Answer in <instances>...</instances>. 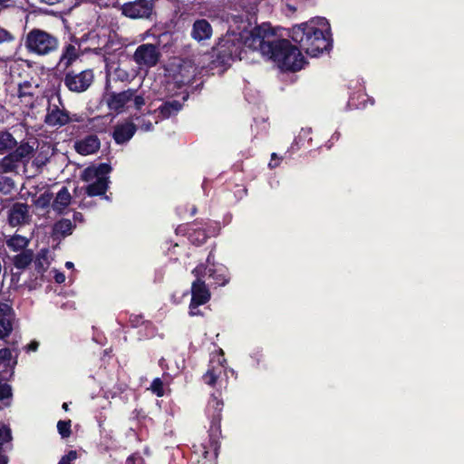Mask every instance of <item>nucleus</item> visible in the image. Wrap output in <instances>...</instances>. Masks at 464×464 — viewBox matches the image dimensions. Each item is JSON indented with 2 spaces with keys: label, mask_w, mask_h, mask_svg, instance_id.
I'll return each mask as SVG.
<instances>
[{
  "label": "nucleus",
  "mask_w": 464,
  "mask_h": 464,
  "mask_svg": "<svg viewBox=\"0 0 464 464\" xmlns=\"http://www.w3.org/2000/svg\"><path fill=\"white\" fill-rule=\"evenodd\" d=\"M274 32L269 24L256 26L253 35L248 37L246 44L259 48L262 55L269 57L283 71H299L303 68L304 59L298 47L285 39L272 41Z\"/></svg>",
  "instance_id": "f257e3e1"
},
{
  "label": "nucleus",
  "mask_w": 464,
  "mask_h": 464,
  "mask_svg": "<svg viewBox=\"0 0 464 464\" xmlns=\"http://www.w3.org/2000/svg\"><path fill=\"white\" fill-rule=\"evenodd\" d=\"M290 37L312 57L318 56L332 45L330 24L324 17H315L307 23L295 25Z\"/></svg>",
  "instance_id": "f03ea898"
},
{
  "label": "nucleus",
  "mask_w": 464,
  "mask_h": 464,
  "mask_svg": "<svg viewBox=\"0 0 464 464\" xmlns=\"http://www.w3.org/2000/svg\"><path fill=\"white\" fill-rule=\"evenodd\" d=\"M238 33L235 31H228L227 34L220 39L218 44V55L224 60H243L246 54L247 50L258 51L259 48L250 47L246 44L248 37L252 36L256 31H248L246 25L243 24L238 26Z\"/></svg>",
  "instance_id": "7ed1b4c3"
},
{
  "label": "nucleus",
  "mask_w": 464,
  "mask_h": 464,
  "mask_svg": "<svg viewBox=\"0 0 464 464\" xmlns=\"http://www.w3.org/2000/svg\"><path fill=\"white\" fill-rule=\"evenodd\" d=\"M24 46L32 54L46 56L58 49L59 40L44 30L34 28L26 34Z\"/></svg>",
  "instance_id": "20e7f679"
},
{
  "label": "nucleus",
  "mask_w": 464,
  "mask_h": 464,
  "mask_svg": "<svg viewBox=\"0 0 464 464\" xmlns=\"http://www.w3.org/2000/svg\"><path fill=\"white\" fill-rule=\"evenodd\" d=\"M196 279L191 285V301L189 304L188 314L190 316L200 314L198 306L207 304L210 299V292L207 286L204 276L207 275V267L204 264H199L192 270Z\"/></svg>",
  "instance_id": "39448f33"
},
{
  "label": "nucleus",
  "mask_w": 464,
  "mask_h": 464,
  "mask_svg": "<svg viewBox=\"0 0 464 464\" xmlns=\"http://www.w3.org/2000/svg\"><path fill=\"white\" fill-rule=\"evenodd\" d=\"M106 102L111 111L121 113L131 106L136 110H140L145 105V99L137 93V90L128 89L121 92L110 93Z\"/></svg>",
  "instance_id": "423d86ee"
},
{
  "label": "nucleus",
  "mask_w": 464,
  "mask_h": 464,
  "mask_svg": "<svg viewBox=\"0 0 464 464\" xmlns=\"http://www.w3.org/2000/svg\"><path fill=\"white\" fill-rule=\"evenodd\" d=\"M111 169L110 165L102 163L96 168H88L83 171V179L92 181L86 188L89 196H99L105 193L108 188V174Z\"/></svg>",
  "instance_id": "0eeeda50"
},
{
  "label": "nucleus",
  "mask_w": 464,
  "mask_h": 464,
  "mask_svg": "<svg viewBox=\"0 0 464 464\" xmlns=\"http://www.w3.org/2000/svg\"><path fill=\"white\" fill-rule=\"evenodd\" d=\"M76 121V119L71 117L69 111L65 109L60 95H52L49 98L44 117V122L48 126L59 128Z\"/></svg>",
  "instance_id": "6e6552de"
},
{
  "label": "nucleus",
  "mask_w": 464,
  "mask_h": 464,
  "mask_svg": "<svg viewBox=\"0 0 464 464\" xmlns=\"http://www.w3.org/2000/svg\"><path fill=\"white\" fill-rule=\"evenodd\" d=\"M155 9L154 0H134L124 3L119 8L121 14L132 20L150 19Z\"/></svg>",
  "instance_id": "1a4fd4ad"
},
{
  "label": "nucleus",
  "mask_w": 464,
  "mask_h": 464,
  "mask_svg": "<svg viewBox=\"0 0 464 464\" xmlns=\"http://www.w3.org/2000/svg\"><path fill=\"white\" fill-rule=\"evenodd\" d=\"M94 80L92 70L87 69L82 72L69 71L65 73L63 83L69 91L81 93L89 89Z\"/></svg>",
  "instance_id": "9d476101"
},
{
  "label": "nucleus",
  "mask_w": 464,
  "mask_h": 464,
  "mask_svg": "<svg viewBox=\"0 0 464 464\" xmlns=\"http://www.w3.org/2000/svg\"><path fill=\"white\" fill-rule=\"evenodd\" d=\"M160 58L159 48L152 44H142L139 45L132 59L140 69H150L157 65Z\"/></svg>",
  "instance_id": "9b49d317"
},
{
  "label": "nucleus",
  "mask_w": 464,
  "mask_h": 464,
  "mask_svg": "<svg viewBox=\"0 0 464 464\" xmlns=\"http://www.w3.org/2000/svg\"><path fill=\"white\" fill-rule=\"evenodd\" d=\"M38 84L24 81L18 84L16 96L19 102L25 108L32 109L34 107L38 99Z\"/></svg>",
  "instance_id": "f8f14e48"
},
{
  "label": "nucleus",
  "mask_w": 464,
  "mask_h": 464,
  "mask_svg": "<svg viewBox=\"0 0 464 464\" xmlns=\"http://www.w3.org/2000/svg\"><path fill=\"white\" fill-rule=\"evenodd\" d=\"M207 264V274L217 285L224 286L229 282L227 268L219 264L216 265L212 253L208 256Z\"/></svg>",
  "instance_id": "ddd939ff"
},
{
  "label": "nucleus",
  "mask_w": 464,
  "mask_h": 464,
  "mask_svg": "<svg viewBox=\"0 0 464 464\" xmlns=\"http://www.w3.org/2000/svg\"><path fill=\"white\" fill-rule=\"evenodd\" d=\"M14 313L11 305L0 303V339L9 336L13 331Z\"/></svg>",
  "instance_id": "4468645a"
},
{
  "label": "nucleus",
  "mask_w": 464,
  "mask_h": 464,
  "mask_svg": "<svg viewBox=\"0 0 464 464\" xmlns=\"http://www.w3.org/2000/svg\"><path fill=\"white\" fill-rule=\"evenodd\" d=\"M80 57V45L78 44H65L61 52L57 67L63 70L68 69Z\"/></svg>",
  "instance_id": "2eb2a0df"
},
{
  "label": "nucleus",
  "mask_w": 464,
  "mask_h": 464,
  "mask_svg": "<svg viewBox=\"0 0 464 464\" xmlns=\"http://www.w3.org/2000/svg\"><path fill=\"white\" fill-rule=\"evenodd\" d=\"M136 130V125L131 121L118 123L114 127L112 136L117 144H124L132 138Z\"/></svg>",
  "instance_id": "dca6fc26"
},
{
  "label": "nucleus",
  "mask_w": 464,
  "mask_h": 464,
  "mask_svg": "<svg viewBox=\"0 0 464 464\" xmlns=\"http://www.w3.org/2000/svg\"><path fill=\"white\" fill-rule=\"evenodd\" d=\"M225 359L223 358V352L220 351V354L218 355L216 365L213 359L210 361V367L203 376L205 383L210 386H214L217 383L220 374L225 372Z\"/></svg>",
  "instance_id": "f3484780"
},
{
  "label": "nucleus",
  "mask_w": 464,
  "mask_h": 464,
  "mask_svg": "<svg viewBox=\"0 0 464 464\" xmlns=\"http://www.w3.org/2000/svg\"><path fill=\"white\" fill-rule=\"evenodd\" d=\"M101 147L100 140L96 135H89L75 142L74 148L81 155H91L99 150Z\"/></svg>",
  "instance_id": "a211bd4d"
},
{
  "label": "nucleus",
  "mask_w": 464,
  "mask_h": 464,
  "mask_svg": "<svg viewBox=\"0 0 464 464\" xmlns=\"http://www.w3.org/2000/svg\"><path fill=\"white\" fill-rule=\"evenodd\" d=\"M212 26L206 19H198L193 23L191 29V37L198 41H205L212 36Z\"/></svg>",
  "instance_id": "6ab92c4d"
},
{
  "label": "nucleus",
  "mask_w": 464,
  "mask_h": 464,
  "mask_svg": "<svg viewBox=\"0 0 464 464\" xmlns=\"http://www.w3.org/2000/svg\"><path fill=\"white\" fill-rule=\"evenodd\" d=\"M28 217V206L24 203H15L9 211V223L18 226L24 223Z\"/></svg>",
  "instance_id": "aec40b11"
},
{
  "label": "nucleus",
  "mask_w": 464,
  "mask_h": 464,
  "mask_svg": "<svg viewBox=\"0 0 464 464\" xmlns=\"http://www.w3.org/2000/svg\"><path fill=\"white\" fill-rule=\"evenodd\" d=\"M223 402L212 396L208 404V414L211 418L212 426H218L221 420Z\"/></svg>",
  "instance_id": "412c9836"
},
{
  "label": "nucleus",
  "mask_w": 464,
  "mask_h": 464,
  "mask_svg": "<svg viewBox=\"0 0 464 464\" xmlns=\"http://www.w3.org/2000/svg\"><path fill=\"white\" fill-rule=\"evenodd\" d=\"M71 202V195L67 188L63 187L57 193L53 202V208L56 211L61 212Z\"/></svg>",
  "instance_id": "4be33fe9"
},
{
  "label": "nucleus",
  "mask_w": 464,
  "mask_h": 464,
  "mask_svg": "<svg viewBox=\"0 0 464 464\" xmlns=\"http://www.w3.org/2000/svg\"><path fill=\"white\" fill-rule=\"evenodd\" d=\"M182 105L178 101L164 102L158 110L161 119H167L180 111Z\"/></svg>",
  "instance_id": "5701e85b"
},
{
  "label": "nucleus",
  "mask_w": 464,
  "mask_h": 464,
  "mask_svg": "<svg viewBox=\"0 0 464 464\" xmlns=\"http://www.w3.org/2000/svg\"><path fill=\"white\" fill-rule=\"evenodd\" d=\"M33 256L34 254L32 250H24L14 257V266L17 269H24L33 261Z\"/></svg>",
  "instance_id": "b1692460"
},
{
  "label": "nucleus",
  "mask_w": 464,
  "mask_h": 464,
  "mask_svg": "<svg viewBox=\"0 0 464 464\" xmlns=\"http://www.w3.org/2000/svg\"><path fill=\"white\" fill-rule=\"evenodd\" d=\"M29 240L23 236L14 235L6 240V246L13 251H20L28 246Z\"/></svg>",
  "instance_id": "393cba45"
},
{
  "label": "nucleus",
  "mask_w": 464,
  "mask_h": 464,
  "mask_svg": "<svg viewBox=\"0 0 464 464\" xmlns=\"http://www.w3.org/2000/svg\"><path fill=\"white\" fill-rule=\"evenodd\" d=\"M73 227L74 226L70 219L63 218L54 224L53 232L56 235L65 237L72 233Z\"/></svg>",
  "instance_id": "a878e982"
},
{
  "label": "nucleus",
  "mask_w": 464,
  "mask_h": 464,
  "mask_svg": "<svg viewBox=\"0 0 464 464\" xmlns=\"http://www.w3.org/2000/svg\"><path fill=\"white\" fill-rule=\"evenodd\" d=\"M34 151V148L28 143H22L13 153V157H15V160L25 161L29 160L30 156Z\"/></svg>",
  "instance_id": "bb28decb"
},
{
  "label": "nucleus",
  "mask_w": 464,
  "mask_h": 464,
  "mask_svg": "<svg viewBox=\"0 0 464 464\" xmlns=\"http://www.w3.org/2000/svg\"><path fill=\"white\" fill-rule=\"evenodd\" d=\"M16 140L13 135L7 131L0 132V151L11 150L16 146Z\"/></svg>",
  "instance_id": "cd10ccee"
},
{
  "label": "nucleus",
  "mask_w": 464,
  "mask_h": 464,
  "mask_svg": "<svg viewBox=\"0 0 464 464\" xmlns=\"http://www.w3.org/2000/svg\"><path fill=\"white\" fill-rule=\"evenodd\" d=\"M16 362V359L13 360L12 351L9 348L0 349V366L14 367Z\"/></svg>",
  "instance_id": "c85d7f7f"
},
{
  "label": "nucleus",
  "mask_w": 464,
  "mask_h": 464,
  "mask_svg": "<svg viewBox=\"0 0 464 464\" xmlns=\"http://www.w3.org/2000/svg\"><path fill=\"white\" fill-rule=\"evenodd\" d=\"M19 160H15V157H13V153H10L8 156L5 157L0 165L4 171L11 172L14 171L18 166Z\"/></svg>",
  "instance_id": "c756f323"
},
{
  "label": "nucleus",
  "mask_w": 464,
  "mask_h": 464,
  "mask_svg": "<svg viewBox=\"0 0 464 464\" xmlns=\"http://www.w3.org/2000/svg\"><path fill=\"white\" fill-rule=\"evenodd\" d=\"M14 188L13 179L9 177L0 176V192L9 194Z\"/></svg>",
  "instance_id": "7c9ffc66"
},
{
  "label": "nucleus",
  "mask_w": 464,
  "mask_h": 464,
  "mask_svg": "<svg viewBox=\"0 0 464 464\" xmlns=\"http://www.w3.org/2000/svg\"><path fill=\"white\" fill-rule=\"evenodd\" d=\"M12 440L11 430L4 423H0V447L2 448L5 443L10 442Z\"/></svg>",
  "instance_id": "2f4dec72"
},
{
  "label": "nucleus",
  "mask_w": 464,
  "mask_h": 464,
  "mask_svg": "<svg viewBox=\"0 0 464 464\" xmlns=\"http://www.w3.org/2000/svg\"><path fill=\"white\" fill-rule=\"evenodd\" d=\"M14 41V36L7 30L0 27V44L13 43ZM8 58V55H0V60H6Z\"/></svg>",
  "instance_id": "473e14b6"
},
{
  "label": "nucleus",
  "mask_w": 464,
  "mask_h": 464,
  "mask_svg": "<svg viewBox=\"0 0 464 464\" xmlns=\"http://www.w3.org/2000/svg\"><path fill=\"white\" fill-rule=\"evenodd\" d=\"M57 430L62 438H68L71 435V420H59Z\"/></svg>",
  "instance_id": "72a5a7b5"
},
{
  "label": "nucleus",
  "mask_w": 464,
  "mask_h": 464,
  "mask_svg": "<svg viewBox=\"0 0 464 464\" xmlns=\"http://www.w3.org/2000/svg\"><path fill=\"white\" fill-rule=\"evenodd\" d=\"M87 127L95 131H102L104 130L103 118L95 117L89 120Z\"/></svg>",
  "instance_id": "f704fd0d"
},
{
  "label": "nucleus",
  "mask_w": 464,
  "mask_h": 464,
  "mask_svg": "<svg viewBox=\"0 0 464 464\" xmlns=\"http://www.w3.org/2000/svg\"><path fill=\"white\" fill-rule=\"evenodd\" d=\"M163 386H164L163 381L160 378H156L151 382L150 390L158 397H162L164 395Z\"/></svg>",
  "instance_id": "c9c22d12"
},
{
  "label": "nucleus",
  "mask_w": 464,
  "mask_h": 464,
  "mask_svg": "<svg viewBox=\"0 0 464 464\" xmlns=\"http://www.w3.org/2000/svg\"><path fill=\"white\" fill-rule=\"evenodd\" d=\"M139 128L143 131H150L153 129V124L151 121L146 120L145 118L137 117Z\"/></svg>",
  "instance_id": "e433bc0d"
},
{
  "label": "nucleus",
  "mask_w": 464,
  "mask_h": 464,
  "mask_svg": "<svg viewBox=\"0 0 464 464\" xmlns=\"http://www.w3.org/2000/svg\"><path fill=\"white\" fill-rule=\"evenodd\" d=\"M52 194L49 192L43 193L37 199V205L39 207L44 208L48 206L52 200Z\"/></svg>",
  "instance_id": "4c0bfd02"
},
{
  "label": "nucleus",
  "mask_w": 464,
  "mask_h": 464,
  "mask_svg": "<svg viewBox=\"0 0 464 464\" xmlns=\"http://www.w3.org/2000/svg\"><path fill=\"white\" fill-rule=\"evenodd\" d=\"M77 459V452L75 450H70L68 454L63 456L58 464H71Z\"/></svg>",
  "instance_id": "58836bf2"
},
{
  "label": "nucleus",
  "mask_w": 464,
  "mask_h": 464,
  "mask_svg": "<svg viewBox=\"0 0 464 464\" xmlns=\"http://www.w3.org/2000/svg\"><path fill=\"white\" fill-rule=\"evenodd\" d=\"M126 464H145V461L140 456L131 455L127 459Z\"/></svg>",
  "instance_id": "ea45409f"
},
{
  "label": "nucleus",
  "mask_w": 464,
  "mask_h": 464,
  "mask_svg": "<svg viewBox=\"0 0 464 464\" xmlns=\"http://www.w3.org/2000/svg\"><path fill=\"white\" fill-rule=\"evenodd\" d=\"M54 280L57 284H63L65 281L64 274L55 270L54 271Z\"/></svg>",
  "instance_id": "a19ab883"
},
{
  "label": "nucleus",
  "mask_w": 464,
  "mask_h": 464,
  "mask_svg": "<svg viewBox=\"0 0 464 464\" xmlns=\"http://www.w3.org/2000/svg\"><path fill=\"white\" fill-rule=\"evenodd\" d=\"M39 343L36 341H32L26 347L25 350L27 352H35L38 349Z\"/></svg>",
  "instance_id": "79ce46f5"
},
{
  "label": "nucleus",
  "mask_w": 464,
  "mask_h": 464,
  "mask_svg": "<svg viewBox=\"0 0 464 464\" xmlns=\"http://www.w3.org/2000/svg\"><path fill=\"white\" fill-rule=\"evenodd\" d=\"M276 159H277V155L276 153H273L272 156H271V160H270V162L268 164L270 169L276 168L279 165L278 160L276 161Z\"/></svg>",
  "instance_id": "37998d69"
},
{
  "label": "nucleus",
  "mask_w": 464,
  "mask_h": 464,
  "mask_svg": "<svg viewBox=\"0 0 464 464\" xmlns=\"http://www.w3.org/2000/svg\"><path fill=\"white\" fill-rule=\"evenodd\" d=\"M64 0H39L40 3L47 5H54L63 3Z\"/></svg>",
  "instance_id": "c03bdc74"
},
{
  "label": "nucleus",
  "mask_w": 464,
  "mask_h": 464,
  "mask_svg": "<svg viewBox=\"0 0 464 464\" xmlns=\"http://www.w3.org/2000/svg\"><path fill=\"white\" fill-rule=\"evenodd\" d=\"M8 458L0 452V464H7Z\"/></svg>",
  "instance_id": "a18cd8bd"
},
{
  "label": "nucleus",
  "mask_w": 464,
  "mask_h": 464,
  "mask_svg": "<svg viewBox=\"0 0 464 464\" xmlns=\"http://www.w3.org/2000/svg\"><path fill=\"white\" fill-rule=\"evenodd\" d=\"M73 219L75 221H78V220L81 221L82 219V215L81 213H79V212H75L73 214Z\"/></svg>",
  "instance_id": "49530a36"
},
{
  "label": "nucleus",
  "mask_w": 464,
  "mask_h": 464,
  "mask_svg": "<svg viewBox=\"0 0 464 464\" xmlns=\"http://www.w3.org/2000/svg\"><path fill=\"white\" fill-rule=\"evenodd\" d=\"M350 106L359 108V104L355 103L354 97H352L349 102Z\"/></svg>",
  "instance_id": "de8ad7c7"
},
{
  "label": "nucleus",
  "mask_w": 464,
  "mask_h": 464,
  "mask_svg": "<svg viewBox=\"0 0 464 464\" xmlns=\"http://www.w3.org/2000/svg\"><path fill=\"white\" fill-rule=\"evenodd\" d=\"M73 266H74V265H73V263H72V262H71V261H67V262L65 263V267H66V268H68V269L73 268Z\"/></svg>",
  "instance_id": "09e8293b"
},
{
  "label": "nucleus",
  "mask_w": 464,
  "mask_h": 464,
  "mask_svg": "<svg viewBox=\"0 0 464 464\" xmlns=\"http://www.w3.org/2000/svg\"><path fill=\"white\" fill-rule=\"evenodd\" d=\"M199 235L202 237V238L199 240V243H203L206 240L207 237L203 232H200Z\"/></svg>",
  "instance_id": "8fccbe9b"
},
{
  "label": "nucleus",
  "mask_w": 464,
  "mask_h": 464,
  "mask_svg": "<svg viewBox=\"0 0 464 464\" xmlns=\"http://www.w3.org/2000/svg\"><path fill=\"white\" fill-rule=\"evenodd\" d=\"M11 0H0V5H7Z\"/></svg>",
  "instance_id": "3c124183"
},
{
  "label": "nucleus",
  "mask_w": 464,
  "mask_h": 464,
  "mask_svg": "<svg viewBox=\"0 0 464 464\" xmlns=\"http://www.w3.org/2000/svg\"><path fill=\"white\" fill-rule=\"evenodd\" d=\"M160 364L161 368L164 369V367H165L164 366V360H160Z\"/></svg>",
  "instance_id": "603ef678"
},
{
  "label": "nucleus",
  "mask_w": 464,
  "mask_h": 464,
  "mask_svg": "<svg viewBox=\"0 0 464 464\" xmlns=\"http://www.w3.org/2000/svg\"><path fill=\"white\" fill-rule=\"evenodd\" d=\"M63 408L65 411H67V409H68V404H67L66 402H64V403L63 404Z\"/></svg>",
  "instance_id": "864d4df0"
},
{
  "label": "nucleus",
  "mask_w": 464,
  "mask_h": 464,
  "mask_svg": "<svg viewBox=\"0 0 464 464\" xmlns=\"http://www.w3.org/2000/svg\"><path fill=\"white\" fill-rule=\"evenodd\" d=\"M207 454H208V451L204 449L203 455H204L205 458L207 457Z\"/></svg>",
  "instance_id": "5fc2aeb1"
},
{
  "label": "nucleus",
  "mask_w": 464,
  "mask_h": 464,
  "mask_svg": "<svg viewBox=\"0 0 464 464\" xmlns=\"http://www.w3.org/2000/svg\"><path fill=\"white\" fill-rule=\"evenodd\" d=\"M14 280H17V277H15L14 274L12 276V281H14Z\"/></svg>",
  "instance_id": "6e6d98bb"
},
{
  "label": "nucleus",
  "mask_w": 464,
  "mask_h": 464,
  "mask_svg": "<svg viewBox=\"0 0 464 464\" xmlns=\"http://www.w3.org/2000/svg\"><path fill=\"white\" fill-rule=\"evenodd\" d=\"M14 280H17V277H15L14 274L12 276V281H14Z\"/></svg>",
  "instance_id": "4d7b16f0"
},
{
  "label": "nucleus",
  "mask_w": 464,
  "mask_h": 464,
  "mask_svg": "<svg viewBox=\"0 0 464 464\" xmlns=\"http://www.w3.org/2000/svg\"><path fill=\"white\" fill-rule=\"evenodd\" d=\"M334 138L338 139V134L333 135V139H334Z\"/></svg>",
  "instance_id": "13d9d810"
},
{
  "label": "nucleus",
  "mask_w": 464,
  "mask_h": 464,
  "mask_svg": "<svg viewBox=\"0 0 464 464\" xmlns=\"http://www.w3.org/2000/svg\"><path fill=\"white\" fill-rule=\"evenodd\" d=\"M364 97H365V94H362V98H364ZM365 102V99H363L362 102Z\"/></svg>",
  "instance_id": "bf43d9fd"
},
{
  "label": "nucleus",
  "mask_w": 464,
  "mask_h": 464,
  "mask_svg": "<svg viewBox=\"0 0 464 464\" xmlns=\"http://www.w3.org/2000/svg\"><path fill=\"white\" fill-rule=\"evenodd\" d=\"M2 409V407L0 406V410Z\"/></svg>",
  "instance_id": "052dcab7"
}]
</instances>
